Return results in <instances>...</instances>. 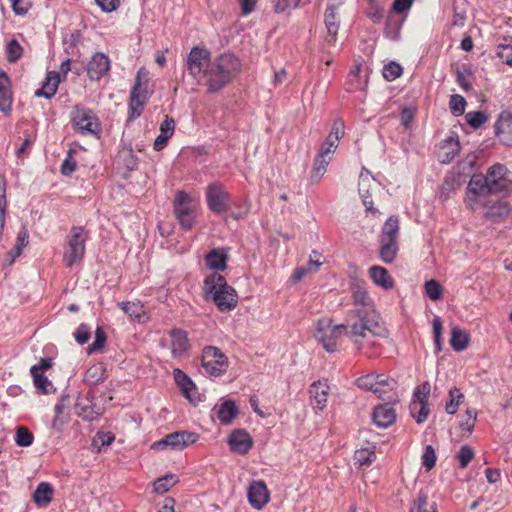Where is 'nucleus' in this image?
<instances>
[{
    "label": "nucleus",
    "mask_w": 512,
    "mask_h": 512,
    "mask_svg": "<svg viewBox=\"0 0 512 512\" xmlns=\"http://www.w3.org/2000/svg\"><path fill=\"white\" fill-rule=\"evenodd\" d=\"M190 75L204 80L209 93H216L230 84L241 71V62L232 53H223L211 59L205 47H193L186 61Z\"/></svg>",
    "instance_id": "1"
},
{
    "label": "nucleus",
    "mask_w": 512,
    "mask_h": 512,
    "mask_svg": "<svg viewBox=\"0 0 512 512\" xmlns=\"http://www.w3.org/2000/svg\"><path fill=\"white\" fill-rule=\"evenodd\" d=\"M343 326L345 327V336L358 349L365 346H375V338L386 334V329L379 316L350 313Z\"/></svg>",
    "instance_id": "2"
},
{
    "label": "nucleus",
    "mask_w": 512,
    "mask_h": 512,
    "mask_svg": "<svg viewBox=\"0 0 512 512\" xmlns=\"http://www.w3.org/2000/svg\"><path fill=\"white\" fill-rule=\"evenodd\" d=\"M203 296L206 301L213 302L221 312H229L238 304L236 290L227 283L224 276L217 273L205 278Z\"/></svg>",
    "instance_id": "3"
},
{
    "label": "nucleus",
    "mask_w": 512,
    "mask_h": 512,
    "mask_svg": "<svg viewBox=\"0 0 512 512\" xmlns=\"http://www.w3.org/2000/svg\"><path fill=\"white\" fill-rule=\"evenodd\" d=\"M87 237V232L83 227L74 226L71 228L63 253V261L67 267H72L76 262L82 260L85 254Z\"/></svg>",
    "instance_id": "4"
},
{
    "label": "nucleus",
    "mask_w": 512,
    "mask_h": 512,
    "mask_svg": "<svg viewBox=\"0 0 512 512\" xmlns=\"http://www.w3.org/2000/svg\"><path fill=\"white\" fill-rule=\"evenodd\" d=\"M345 336L343 324L333 325L329 318H322L317 321L315 338L322 343L328 352H335L338 348L339 339Z\"/></svg>",
    "instance_id": "5"
},
{
    "label": "nucleus",
    "mask_w": 512,
    "mask_h": 512,
    "mask_svg": "<svg viewBox=\"0 0 512 512\" xmlns=\"http://www.w3.org/2000/svg\"><path fill=\"white\" fill-rule=\"evenodd\" d=\"M147 76L148 72L144 68L139 69L137 72L135 84L130 93L129 120H134L141 115L144 105L148 100Z\"/></svg>",
    "instance_id": "6"
},
{
    "label": "nucleus",
    "mask_w": 512,
    "mask_h": 512,
    "mask_svg": "<svg viewBox=\"0 0 512 512\" xmlns=\"http://www.w3.org/2000/svg\"><path fill=\"white\" fill-rule=\"evenodd\" d=\"M173 211L180 226L184 230H191L196 219V205L191 196L185 191H178L173 202Z\"/></svg>",
    "instance_id": "7"
},
{
    "label": "nucleus",
    "mask_w": 512,
    "mask_h": 512,
    "mask_svg": "<svg viewBox=\"0 0 512 512\" xmlns=\"http://www.w3.org/2000/svg\"><path fill=\"white\" fill-rule=\"evenodd\" d=\"M356 385L385 400L390 398L387 395L394 389L395 381L385 374L369 373L356 379Z\"/></svg>",
    "instance_id": "8"
},
{
    "label": "nucleus",
    "mask_w": 512,
    "mask_h": 512,
    "mask_svg": "<svg viewBox=\"0 0 512 512\" xmlns=\"http://www.w3.org/2000/svg\"><path fill=\"white\" fill-rule=\"evenodd\" d=\"M202 367L211 377H220L228 368L227 356L215 346H206L202 351Z\"/></svg>",
    "instance_id": "9"
},
{
    "label": "nucleus",
    "mask_w": 512,
    "mask_h": 512,
    "mask_svg": "<svg viewBox=\"0 0 512 512\" xmlns=\"http://www.w3.org/2000/svg\"><path fill=\"white\" fill-rule=\"evenodd\" d=\"M199 435L194 432L177 431L166 435L163 439L154 442L151 448L158 451H180L195 443Z\"/></svg>",
    "instance_id": "10"
},
{
    "label": "nucleus",
    "mask_w": 512,
    "mask_h": 512,
    "mask_svg": "<svg viewBox=\"0 0 512 512\" xmlns=\"http://www.w3.org/2000/svg\"><path fill=\"white\" fill-rule=\"evenodd\" d=\"M207 205L214 213H224L229 209V193L220 182H213L206 189Z\"/></svg>",
    "instance_id": "11"
},
{
    "label": "nucleus",
    "mask_w": 512,
    "mask_h": 512,
    "mask_svg": "<svg viewBox=\"0 0 512 512\" xmlns=\"http://www.w3.org/2000/svg\"><path fill=\"white\" fill-rule=\"evenodd\" d=\"M495 192L492 191L489 182L483 175H473L467 186L466 201L470 208L473 209V205L477 203L479 196H486Z\"/></svg>",
    "instance_id": "12"
},
{
    "label": "nucleus",
    "mask_w": 512,
    "mask_h": 512,
    "mask_svg": "<svg viewBox=\"0 0 512 512\" xmlns=\"http://www.w3.org/2000/svg\"><path fill=\"white\" fill-rule=\"evenodd\" d=\"M352 299L355 308L350 313L358 315L379 316L375 310L372 298L364 288L356 286L353 289Z\"/></svg>",
    "instance_id": "13"
},
{
    "label": "nucleus",
    "mask_w": 512,
    "mask_h": 512,
    "mask_svg": "<svg viewBox=\"0 0 512 512\" xmlns=\"http://www.w3.org/2000/svg\"><path fill=\"white\" fill-rule=\"evenodd\" d=\"M72 122L74 127L82 133H95L99 128V123L91 110L76 107L72 113Z\"/></svg>",
    "instance_id": "14"
},
{
    "label": "nucleus",
    "mask_w": 512,
    "mask_h": 512,
    "mask_svg": "<svg viewBox=\"0 0 512 512\" xmlns=\"http://www.w3.org/2000/svg\"><path fill=\"white\" fill-rule=\"evenodd\" d=\"M111 68L109 57L101 52L95 53L87 64V76L91 81H99Z\"/></svg>",
    "instance_id": "15"
},
{
    "label": "nucleus",
    "mask_w": 512,
    "mask_h": 512,
    "mask_svg": "<svg viewBox=\"0 0 512 512\" xmlns=\"http://www.w3.org/2000/svg\"><path fill=\"white\" fill-rule=\"evenodd\" d=\"M171 338V354L175 359H182L188 355L191 348L188 333L179 328H173L169 331Z\"/></svg>",
    "instance_id": "16"
},
{
    "label": "nucleus",
    "mask_w": 512,
    "mask_h": 512,
    "mask_svg": "<svg viewBox=\"0 0 512 512\" xmlns=\"http://www.w3.org/2000/svg\"><path fill=\"white\" fill-rule=\"evenodd\" d=\"M269 492L263 481H253L248 489V500L255 509H262L269 501Z\"/></svg>",
    "instance_id": "17"
},
{
    "label": "nucleus",
    "mask_w": 512,
    "mask_h": 512,
    "mask_svg": "<svg viewBox=\"0 0 512 512\" xmlns=\"http://www.w3.org/2000/svg\"><path fill=\"white\" fill-rule=\"evenodd\" d=\"M13 103L11 81L6 72L0 70V111L10 115Z\"/></svg>",
    "instance_id": "18"
},
{
    "label": "nucleus",
    "mask_w": 512,
    "mask_h": 512,
    "mask_svg": "<svg viewBox=\"0 0 512 512\" xmlns=\"http://www.w3.org/2000/svg\"><path fill=\"white\" fill-rule=\"evenodd\" d=\"M495 133L505 145L512 146V114L502 112L495 124Z\"/></svg>",
    "instance_id": "19"
},
{
    "label": "nucleus",
    "mask_w": 512,
    "mask_h": 512,
    "mask_svg": "<svg viewBox=\"0 0 512 512\" xmlns=\"http://www.w3.org/2000/svg\"><path fill=\"white\" fill-rule=\"evenodd\" d=\"M230 449L239 454H246L252 447L251 436L242 429L233 431L228 439Z\"/></svg>",
    "instance_id": "20"
},
{
    "label": "nucleus",
    "mask_w": 512,
    "mask_h": 512,
    "mask_svg": "<svg viewBox=\"0 0 512 512\" xmlns=\"http://www.w3.org/2000/svg\"><path fill=\"white\" fill-rule=\"evenodd\" d=\"M372 418L378 427L387 428L395 422L396 412L388 404L379 405L374 408Z\"/></svg>",
    "instance_id": "21"
},
{
    "label": "nucleus",
    "mask_w": 512,
    "mask_h": 512,
    "mask_svg": "<svg viewBox=\"0 0 512 512\" xmlns=\"http://www.w3.org/2000/svg\"><path fill=\"white\" fill-rule=\"evenodd\" d=\"M506 171V167L502 164H495L489 168L484 178L489 182L492 191L501 192L505 189L504 175Z\"/></svg>",
    "instance_id": "22"
},
{
    "label": "nucleus",
    "mask_w": 512,
    "mask_h": 512,
    "mask_svg": "<svg viewBox=\"0 0 512 512\" xmlns=\"http://www.w3.org/2000/svg\"><path fill=\"white\" fill-rule=\"evenodd\" d=\"M75 413L86 421H93L101 415L99 409L95 406L88 397H79L75 404Z\"/></svg>",
    "instance_id": "23"
},
{
    "label": "nucleus",
    "mask_w": 512,
    "mask_h": 512,
    "mask_svg": "<svg viewBox=\"0 0 512 512\" xmlns=\"http://www.w3.org/2000/svg\"><path fill=\"white\" fill-rule=\"evenodd\" d=\"M309 394L313 403H315L316 407L320 410L324 409L326 406L328 395H329V385L326 381H317L314 382L309 389Z\"/></svg>",
    "instance_id": "24"
},
{
    "label": "nucleus",
    "mask_w": 512,
    "mask_h": 512,
    "mask_svg": "<svg viewBox=\"0 0 512 512\" xmlns=\"http://www.w3.org/2000/svg\"><path fill=\"white\" fill-rule=\"evenodd\" d=\"M60 81V73L55 71L48 72L42 88L35 91V96L47 99L52 98L58 90Z\"/></svg>",
    "instance_id": "25"
},
{
    "label": "nucleus",
    "mask_w": 512,
    "mask_h": 512,
    "mask_svg": "<svg viewBox=\"0 0 512 512\" xmlns=\"http://www.w3.org/2000/svg\"><path fill=\"white\" fill-rule=\"evenodd\" d=\"M368 272L370 278L377 286L385 290H390L394 287V280L386 268L381 266H371Z\"/></svg>",
    "instance_id": "26"
},
{
    "label": "nucleus",
    "mask_w": 512,
    "mask_h": 512,
    "mask_svg": "<svg viewBox=\"0 0 512 512\" xmlns=\"http://www.w3.org/2000/svg\"><path fill=\"white\" fill-rule=\"evenodd\" d=\"M216 413L221 424L228 425L238 414V409L232 400H225L219 407H215Z\"/></svg>",
    "instance_id": "27"
},
{
    "label": "nucleus",
    "mask_w": 512,
    "mask_h": 512,
    "mask_svg": "<svg viewBox=\"0 0 512 512\" xmlns=\"http://www.w3.org/2000/svg\"><path fill=\"white\" fill-rule=\"evenodd\" d=\"M460 152V143L454 137H447L441 142L440 153L441 162L450 163Z\"/></svg>",
    "instance_id": "28"
},
{
    "label": "nucleus",
    "mask_w": 512,
    "mask_h": 512,
    "mask_svg": "<svg viewBox=\"0 0 512 512\" xmlns=\"http://www.w3.org/2000/svg\"><path fill=\"white\" fill-rule=\"evenodd\" d=\"M53 495V488L47 482H41L33 493V500L39 507L47 506Z\"/></svg>",
    "instance_id": "29"
},
{
    "label": "nucleus",
    "mask_w": 512,
    "mask_h": 512,
    "mask_svg": "<svg viewBox=\"0 0 512 512\" xmlns=\"http://www.w3.org/2000/svg\"><path fill=\"white\" fill-rule=\"evenodd\" d=\"M173 374H174L176 383L181 388L185 397L188 398L190 401H192V399H193L192 391L196 389L193 381L190 379V377L186 373H184L180 369H175Z\"/></svg>",
    "instance_id": "30"
},
{
    "label": "nucleus",
    "mask_w": 512,
    "mask_h": 512,
    "mask_svg": "<svg viewBox=\"0 0 512 512\" xmlns=\"http://www.w3.org/2000/svg\"><path fill=\"white\" fill-rule=\"evenodd\" d=\"M106 378V369L102 363L92 365L87 369L84 375V381L88 385H97Z\"/></svg>",
    "instance_id": "31"
},
{
    "label": "nucleus",
    "mask_w": 512,
    "mask_h": 512,
    "mask_svg": "<svg viewBox=\"0 0 512 512\" xmlns=\"http://www.w3.org/2000/svg\"><path fill=\"white\" fill-rule=\"evenodd\" d=\"M469 344V336L458 326L451 328L450 345L454 351L460 352L467 348Z\"/></svg>",
    "instance_id": "32"
},
{
    "label": "nucleus",
    "mask_w": 512,
    "mask_h": 512,
    "mask_svg": "<svg viewBox=\"0 0 512 512\" xmlns=\"http://www.w3.org/2000/svg\"><path fill=\"white\" fill-rule=\"evenodd\" d=\"M399 229L398 218L395 216L389 217L383 225L380 240L397 241Z\"/></svg>",
    "instance_id": "33"
},
{
    "label": "nucleus",
    "mask_w": 512,
    "mask_h": 512,
    "mask_svg": "<svg viewBox=\"0 0 512 512\" xmlns=\"http://www.w3.org/2000/svg\"><path fill=\"white\" fill-rule=\"evenodd\" d=\"M226 261L227 255L224 250L221 249H213L206 255V263L213 270H225Z\"/></svg>",
    "instance_id": "34"
},
{
    "label": "nucleus",
    "mask_w": 512,
    "mask_h": 512,
    "mask_svg": "<svg viewBox=\"0 0 512 512\" xmlns=\"http://www.w3.org/2000/svg\"><path fill=\"white\" fill-rule=\"evenodd\" d=\"M325 25L330 36L328 42L330 44H334L336 40V35L339 28V22L337 21V16L335 12L334 6H329L325 12Z\"/></svg>",
    "instance_id": "35"
},
{
    "label": "nucleus",
    "mask_w": 512,
    "mask_h": 512,
    "mask_svg": "<svg viewBox=\"0 0 512 512\" xmlns=\"http://www.w3.org/2000/svg\"><path fill=\"white\" fill-rule=\"evenodd\" d=\"M410 512H438V509L434 501H429L425 494L419 493L410 507Z\"/></svg>",
    "instance_id": "36"
},
{
    "label": "nucleus",
    "mask_w": 512,
    "mask_h": 512,
    "mask_svg": "<svg viewBox=\"0 0 512 512\" xmlns=\"http://www.w3.org/2000/svg\"><path fill=\"white\" fill-rule=\"evenodd\" d=\"M119 306L127 314L131 319L137 320L140 322L142 318L145 316L144 306L139 301L133 302H121Z\"/></svg>",
    "instance_id": "37"
},
{
    "label": "nucleus",
    "mask_w": 512,
    "mask_h": 512,
    "mask_svg": "<svg viewBox=\"0 0 512 512\" xmlns=\"http://www.w3.org/2000/svg\"><path fill=\"white\" fill-rule=\"evenodd\" d=\"M331 157H326L321 154H317L314 160L313 170L311 172V181L318 182L327 170V166L331 161Z\"/></svg>",
    "instance_id": "38"
},
{
    "label": "nucleus",
    "mask_w": 512,
    "mask_h": 512,
    "mask_svg": "<svg viewBox=\"0 0 512 512\" xmlns=\"http://www.w3.org/2000/svg\"><path fill=\"white\" fill-rule=\"evenodd\" d=\"M376 459L375 446L361 448L355 451L354 460L360 466H369Z\"/></svg>",
    "instance_id": "39"
},
{
    "label": "nucleus",
    "mask_w": 512,
    "mask_h": 512,
    "mask_svg": "<svg viewBox=\"0 0 512 512\" xmlns=\"http://www.w3.org/2000/svg\"><path fill=\"white\" fill-rule=\"evenodd\" d=\"M410 412L416 419L417 423H423L429 414L428 402L420 400H412L410 404Z\"/></svg>",
    "instance_id": "40"
},
{
    "label": "nucleus",
    "mask_w": 512,
    "mask_h": 512,
    "mask_svg": "<svg viewBox=\"0 0 512 512\" xmlns=\"http://www.w3.org/2000/svg\"><path fill=\"white\" fill-rule=\"evenodd\" d=\"M380 257L386 263H391L397 254L398 245L397 241H384L380 240Z\"/></svg>",
    "instance_id": "41"
},
{
    "label": "nucleus",
    "mask_w": 512,
    "mask_h": 512,
    "mask_svg": "<svg viewBox=\"0 0 512 512\" xmlns=\"http://www.w3.org/2000/svg\"><path fill=\"white\" fill-rule=\"evenodd\" d=\"M178 482V478L174 474H167L163 477L158 478L153 483V489L156 493L163 494L167 492Z\"/></svg>",
    "instance_id": "42"
},
{
    "label": "nucleus",
    "mask_w": 512,
    "mask_h": 512,
    "mask_svg": "<svg viewBox=\"0 0 512 512\" xmlns=\"http://www.w3.org/2000/svg\"><path fill=\"white\" fill-rule=\"evenodd\" d=\"M449 397L450 401L446 404L445 409L448 414L454 415L457 412L458 406L464 400V394L457 387H454L450 389Z\"/></svg>",
    "instance_id": "43"
},
{
    "label": "nucleus",
    "mask_w": 512,
    "mask_h": 512,
    "mask_svg": "<svg viewBox=\"0 0 512 512\" xmlns=\"http://www.w3.org/2000/svg\"><path fill=\"white\" fill-rule=\"evenodd\" d=\"M400 29L401 21L395 15L389 14L385 24L386 36L391 40H395L399 36Z\"/></svg>",
    "instance_id": "44"
},
{
    "label": "nucleus",
    "mask_w": 512,
    "mask_h": 512,
    "mask_svg": "<svg viewBox=\"0 0 512 512\" xmlns=\"http://www.w3.org/2000/svg\"><path fill=\"white\" fill-rule=\"evenodd\" d=\"M510 213V207L506 202H497L488 208L486 215L494 220L504 218Z\"/></svg>",
    "instance_id": "45"
},
{
    "label": "nucleus",
    "mask_w": 512,
    "mask_h": 512,
    "mask_svg": "<svg viewBox=\"0 0 512 512\" xmlns=\"http://www.w3.org/2000/svg\"><path fill=\"white\" fill-rule=\"evenodd\" d=\"M107 336L105 331L101 327H97L95 331V339L92 344H90L87 348L88 354L95 353L97 351H101L106 343Z\"/></svg>",
    "instance_id": "46"
},
{
    "label": "nucleus",
    "mask_w": 512,
    "mask_h": 512,
    "mask_svg": "<svg viewBox=\"0 0 512 512\" xmlns=\"http://www.w3.org/2000/svg\"><path fill=\"white\" fill-rule=\"evenodd\" d=\"M31 375L33 376L34 384L37 388L42 389L43 391H48V386H51L50 381L41 372V368H37V366H32L30 369Z\"/></svg>",
    "instance_id": "47"
},
{
    "label": "nucleus",
    "mask_w": 512,
    "mask_h": 512,
    "mask_svg": "<svg viewBox=\"0 0 512 512\" xmlns=\"http://www.w3.org/2000/svg\"><path fill=\"white\" fill-rule=\"evenodd\" d=\"M34 436L28 428L21 426L16 431V444L21 447H28L33 443Z\"/></svg>",
    "instance_id": "48"
},
{
    "label": "nucleus",
    "mask_w": 512,
    "mask_h": 512,
    "mask_svg": "<svg viewBox=\"0 0 512 512\" xmlns=\"http://www.w3.org/2000/svg\"><path fill=\"white\" fill-rule=\"evenodd\" d=\"M473 457L474 450L468 445L461 446V448L456 454V459L458 460L461 468L467 467V465L471 462Z\"/></svg>",
    "instance_id": "49"
},
{
    "label": "nucleus",
    "mask_w": 512,
    "mask_h": 512,
    "mask_svg": "<svg viewBox=\"0 0 512 512\" xmlns=\"http://www.w3.org/2000/svg\"><path fill=\"white\" fill-rule=\"evenodd\" d=\"M466 106V100L463 96L455 94L452 95L449 101V107L451 112L456 115L460 116L464 113Z\"/></svg>",
    "instance_id": "50"
},
{
    "label": "nucleus",
    "mask_w": 512,
    "mask_h": 512,
    "mask_svg": "<svg viewBox=\"0 0 512 512\" xmlns=\"http://www.w3.org/2000/svg\"><path fill=\"white\" fill-rule=\"evenodd\" d=\"M402 67L400 64L396 62H390L389 64L385 65L383 68V76L388 81H394L402 74Z\"/></svg>",
    "instance_id": "51"
},
{
    "label": "nucleus",
    "mask_w": 512,
    "mask_h": 512,
    "mask_svg": "<svg viewBox=\"0 0 512 512\" xmlns=\"http://www.w3.org/2000/svg\"><path fill=\"white\" fill-rule=\"evenodd\" d=\"M467 123L474 129L479 128L487 121V115L482 111L468 112L465 116Z\"/></svg>",
    "instance_id": "52"
},
{
    "label": "nucleus",
    "mask_w": 512,
    "mask_h": 512,
    "mask_svg": "<svg viewBox=\"0 0 512 512\" xmlns=\"http://www.w3.org/2000/svg\"><path fill=\"white\" fill-rule=\"evenodd\" d=\"M28 239H29L28 232L25 228H23L18 233L15 247L11 251V253L13 254V258L18 257L22 253V250L28 245V242H29Z\"/></svg>",
    "instance_id": "53"
},
{
    "label": "nucleus",
    "mask_w": 512,
    "mask_h": 512,
    "mask_svg": "<svg viewBox=\"0 0 512 512\" xmlns=\"http://www.w3.org/2000/svg\"><path fill=\"white\" fill-rule=\"evenodd\" d=\"M64 399H62L59 403L55 406V417L53 420V427L57 430H61L63 425L67 423L68 416L63 414L64 411Z\"/></svg>",
    "instance_id": "54"
},
{
    "label": "nucleus",
    "mask_w": 512,
    "mask_h": 512,
    "mask_svg": "<svg viewBox=\"0 0 512 512\" xmlns=\"http://www.w3.org/2000/svg\"><path fill=\"white\" fill-rule=\"evenodd\" d=\"M22 47L17 40H11L6 47L7 59L9 62L17 61L22 55Z\"/></svg>",
    "instance_id": "55"
},
{
    "label": "nucleus",
    "mask_w": 512,
    "mask_h": 512,
    "mask_svg": "<svg viewBox=\"0 0 512 512\" xmlns=\"http://www.w3.org/2000/svg\"><path fill=\"white\" fill-rule=\"evenodd\" d=\"M425 292L431 300H438L442 296V287L436 280H429L425 283Z\"/></svg>",
    "instance_id": "56"
},
{
    "label": "nucleus",
    "mask_w": 512,
    "mask_h": 512,
    "mask_svg": "<svg viewBox=\"0 0 512 512\" xmlns=\"http://www.w3.org/2000/svg\"><path fill=\"white\" fill-rule=\"evenodd\" d=\"M435 463H436L435 450L431 445H427L425 447L424 453L422 455V464L429 471L435 466Z\"/></svg>",
    "instance_id": "57"
},
{
    "label": "nucleus",
    "mask_w": 512,
    "mask_h": 512,
    "mask_svg": "<svg viewBox=\"0 0 512 512\" xmlns=\"http://www.w3.org/2000/svg\"><path fill=\"white\" fill-rule=\"evenodd\" d=\"M301 0H275L274 10L276 13H283L288 9L297 8Z\"/></svg>",
    "instance_id": "58"
},
{
    "label": "nucleus",
    "mask_w": 512,
    "mask_h": 512,
    "mask_svg": "<svg viewBox=\"0 0 512 512\" xmlns=\"http://www.w3.org/2000/svg\"><path fill=\"white\" fill-rule=\"evenodd\" d=\"M74 338L81 345L88 342L90 338V327L84 323L80 324L74 332Z\"/></svg>",
    "instance_id": "59"
},
{
    "label": "nucleus",
    "mask_w": 512,
    "mask_h": 512,
    "mask_svg": "<svg viewBox=\"0 0 512 512\" xmlns=\"http://www.w3.org/2000/svg\"><path fill=\"white\" fill-rule=\"evenodd\" d=\"M175 130V122L173 118L168 115L165 116L164 121L160 125V134L171 138Z\"/></svg>",
    "instance_id": "60"
},
{
    "label": "nucleus",
    "mask_w": 512,
    "mask_h": 512,
    "mask_svg": "<svg viewBox=\"0 0 512 512\" xmlns=\"http://www.w3.org/2000/svg\"><path fill=\"white\" fill-rule=\"evenodd\" d=\"M12 8L17 15H24L31 7V0H10Z\"/></svg>",
    "instance_id": "61"
},
{
    "label": "nucleus",
    "mask_w": 512,
    "mask_h": 512,
    "mask_svg": "<svg viewBox=\"0 0 512 512\" xmlns=\"http://www.w3.org/2000/svg\"><path fill=\"white\" fill-rule=\"evenodd\" d=\"M430 384L428 382H424L421 386L417 388L413 395V400H420L428 402V398L430 395Z\"/></svg>",
    "instance_id": "62"
},
{
    "label": "nucleus",
    "mask_w": 512,
    "mask_h": 512,
    "mask_svg": "<svg viewBox=\"0 0 512 512\" xmlns=\"http://www.w3.org/2000/svg\"><path fill=\"white\" fill-rule=\"evenodd\" d=\"M334 139L340 140L345 134V124L342 119L333 122L330 133Z\"/></svg>",
    "instance_id": "63"
},
{
    "label": "nucleus",
    "mask_w": 512,
    "mask_h": 512,
    "mask_svg": "<svg viewBox=\"0 0 512 512\" xmlns=\"http://www.w3.org/2000/svg\"><path fill=\"white\" fill-rule=\"evenodd\" d=\"M497 54L503 60V62L512 66V46H499V51L497 52Z\"/></svg>",
    "instance_id": "64"
}]
</instances>
